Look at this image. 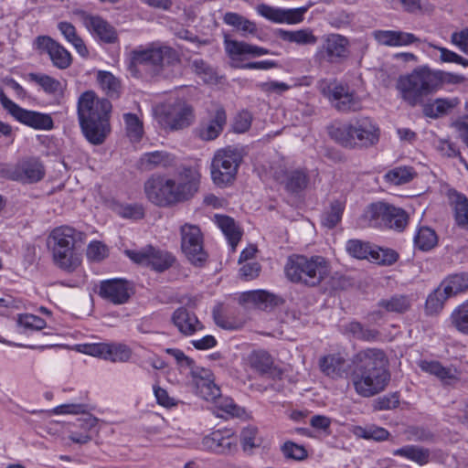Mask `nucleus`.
Listing matches in <instances>:
<instances>
[{
  "instance_id": "nucleus-43",
  "label": "nucleus",
  "mask_w": 468,
  "mask_h": 468,
  "mask_svg": "<svg viewBox=\"0 0 468 468\" xmlns=\"http://www.w3.org/2000/svg\"><path fill=\"white\" fill-rule=\"evenodd\" d=\"M344 209V201L338 199L332 201L329 208L322 216L323 225L329 229L335 228L341 220Z\"/></svg>"
},
{
  "instance_id": "nucleus-56",
  "label": "nucleus",
  "mask_w": 468,
  "mask_h": 468,
  "mask_svg": "<svg viewBox=\"0 0 468 468\" xmlns=\"http://www.w3.org/2000/svg\"><path fill=\"white\" fill-rule=\"evenodd\" d=\"M282 451L285 457L297 461L304 460L307 457L305 448L292 441L285 442L282 447Z\"/></svg>"
},
{
  "instance_id": "nucleus-21",
  "label": "nucleus",
  "mask_w": 468,
  "mask_h": 468,
  "mask_svg": "<svg viewBox=\"0 0 468 468\" xmlns=\"http://www.w3.org/2000/svg\"><path fill=\"white\" fill-rule=\"evenodd\" d=\"M224 47L226 53L236 67H239V62L249 57H261L269 54L267 48L230 39L228 35L224 37Z\"/></svg>"
},
{
  "instance_id": "nucleus-18",
  "label": "nucleus",
  "mask_w": 468,
  "mask_h": 468,
  "mask_svg": "<svg viewBox=\"0 0 468 468\" xmlns=\"http://www.w3.org/2000/svg\"><path fill=\"white\" fill-rule=\"evenodd\" d=\"M44 176V165L37 158L21 160L8 172L10 179L27 184L38 182Z\"/></svg>"
},
{
  "instance_id": "nucleus-15",
  "label": "nucleus",
  "mask_w": 468,
  "mask_h": 468,
  "mask_svg": "<svg viewBox=\"0 0 468 468\" xmlns=\"http://www.w3.org/2000/svg\"><path fill=\"white\" fill-rule=\"evenodd\" d=\"M125 253L135 263L151 267L156 271L167 270L176 261L170 252L153 246L145 247L140 250H126Z\"/></svg>"
},
{
  "instance_id": "nucleus-8",
  "label": "nucleus",
  "mask_w": 468,
  "mask_h": 468,
  "mask_svg": "<svg viewBox=\"0 0 468 468\" xmlns=\"http://www.w3.org/2000/svg\"><path fill=\"white\" fill-rule=\"evenodd\" d=\"M154 116L159 125L169 132L189 127L196 118L192 105L181 99L157 106Z\"/></svg>"
},
{
  "instance_id": "nucleus-13",
  "label": "nucleus",
  "mask_w": 468,
  "mask_h": 468,
  "mask_svg": "<svg viewBox=\"0 0 468 468\" xmlns=\"http://www.w3.org/2000/svg\"><path fill=\"white\" fill-rule=\"evenodd\" d=\"M0 103L8 113L17 122L35 130L48 131L54 127L52 117L48 113L29 111L15 103L0 89Z\"/></svg>"
},
{
  "instance_id": "nucleus-44",
  "label": "nucleus",
  "mask_w": 468,
  "mask_h": 468,
  "mask_svg": "<svg viewBox=\"0 0 468 468\" xmlns=\"http://www.w3.org/2000/svg\"><path fill=\"white\" fill-rule=\"evenodd\" d=\"M448 298H450V295L446 294L441 284L429 294L425 303L426 312L429 314H438L442 310L444 303Z\"/></svg>"
},
{
  "instance_id": "nucleus-36",
  "label": "nucleus",
  "mask_w": 468,
  "mask_h": 468,
  "mask_svg": "<svg viewBox=\"0 0 468 468\" xmlns=\"http://www.w3.org/2000/svg\"><path fill=\"white\" fill-rule=\"evenodd\" d=\"M215 222L228 239L232 249H235L242 233L234 219L228 216L215 215Z\"/></svg>"
},
{
  "instance_id": "nucleus-40",
  "label": "nucleus",
  "mask_w": 468,
  "mask_h": 468,
  "mask_svg": "<svg viewBox=\"0 0 468 468\" xmlns=\"http://www.w3.org/2000/svg\"><path fill=\"white\" fill-rule=\"evenodd\" d=\"M438 243L436 232L428 227H421L414 237V244L417 249L428 251L433 249Z\"/></svg>"
},
{
  "instance_id": "nucleus-41",
  "label": "nucleus",
  "mask_w": 468,
  "mask_h": 468,
  "mask_svg": "<svg viewBox=\"0 0 468 468\" xmlns=\"http://www.w3.org/2000/svg\"><path fill=\"white\" fill-rule=\"evenodd\" d=\"M458 104L456 99H436L433 103L423 105V112L426 116L431 118H438L441 115L446 114L450 110L453 109Z\"/></svg>"
},
{
  "instance_id": "nucleus-6",
  "label": "nucleus",
  "mask_w": 468,
  "mask_h": 468,
  "mask_svg": "<svg viewBox=\"0 0 468 468\" xmlns=\"http://www.w3.org/2000/svg\"><path fill=\"white\" fill-rule=\"evenodd\" d=\"M436 79L427 67L417 68L399 77L396 89L399 98L410 107L423 106L425 98L435 91Z\"/></svg>"
},
{
  "instance_id": "nucleus-42",
  "label": "nucleus",
  "mask_w": 468,
  "mask_h": 468,
  "mask_svg": "<svg viewBox=\"0 0 468 468\" xmlns=\"http://www.w3.org/2000/svg\"><path fill=\"white\" fill-rule=\"evenodd\" d=\"M285 187L292 193L303 190L308 185V176L305 170L296 169L286 174Z\"/></svg>"
},
{
  "instance_id": "nucleus-10",
  "label": "nucleus",
  "mask_w": 468,
  "mask_h": 468,
  "mask_svg": "<svg viewBox=\"0 0 468 468\" xmlns=\"http://www.w3.org/2000/svg\"><path fill=\"white\" fill-rule=\"evenodd\" d=\"M241 151L228 146L218 150L211 162V178L215 185L223 187L232 183L242 162Z\"/></svg>"
},
{
  "instance_id": "nucleus-4",
  "label": "nucleus",
  "mask_w": 468,
  "mask_h": 468,
  "mask_svg": "<svg viewBox=\"0 0 468 468\" xmlns=\"http://www.w3.org/2000/svg\"><path fill=\"white\" fill-rule=\"evenodd\" d=\"M83 233L69 226L55 228L48 238V247L51 251L54 264L67 272L75 271L81 264V253L78 243Z\"/></svg>"
},
{
  "instance_id": "nucleus-33",
  "label": "nucleus",
  "mask_w": 468,
  "mask_h": 468,
  "mask_svg": "<svg viewBox=\"0 0 468 468\" xmlns=\"http://www.w3.org/2000/svg\"><path fill=\"white\" fill-rule=\"evenodd\" d=\"M449 323L457 333L468 336V299L452 311Z\"/></svg>"
},
{
  "instance_id": "nucleus-62",
  "label": "nucleus",
  "mask_w": 468,
  "mask_h": 468,
  "mask_svg": "<svg viewBox=\"0 0 468 468\" xmlns=\"http://www.w3.org/2000/svg\"><path fill=\"white\" fill-rule=\"evenodd\" d=\"M408 440L414 441H431L433 440V434L423 428L420 427H410L407 430Z\"/></svg>"
},
{
  "instance_id": "nucleus-1",
  "label": "nucleus",
  "mask_w": 468,
  "mask_h": 468,
  "mask_svg": "<svg viewBox=\"0 0 468 468\" xmlns=\"http://www.w3.org/2000/svg\"><path fill=\"white\" fill-rule=\"evenodd\" d=\"M351 364L350 379L359 396L373 397L388 386L390 379L388 360L381 349L361 350L352 357Z\"/></svg>"
},
{
  "instance_id": "nucleus-31",
  "label": "nucleus",
  "mask_w": 468,
  "mask_h": 468,
  "mask_svg": "<svg viewBox=\"0 0 468 468\" xmlns=\"http://www.w3.org/2000/svg\"><path fill=\"white\" fill-rule=\"evenodd\" d=\"M276 36L283 41L295 43L297 45H314L317 42V37L311 28H302L298 30H285L279 28L276 30Z\"/></svg>"
},
{
  "instance_id": "nucleus-17",
  "label": "nucleus",
  "mask_w": 468,
  "mask_h": 468,
  "mask_svg": "<svg viewBox=\"0 0 468 468\" xmlns=\"http://www.w3.org/2000/svg\"><path fill=\"white\" fill-rule=\"evenodd\" d=\"M79 15L84 27L101 41L106 44H114L118 41L116 29L101 16L84 11Z\"/></svg>"
},
{
  "instance_id": "nucleus-51",
  "label": "nucleus",
  "mask_w": 468,
  "mask_h": 468,
  "mask_svg": "<svg viewBox=\"0 0 468 468\" xmlns=\"http://www.w3.org/2000/svg\"><path fill=\"white\" fill-rule=\"evenodd\" d=\"M132 354V349L124 344H108L106 360L123 363L130 360Z\"/></svg>"
},
{
  "instance_id": "nucleus-27",
  "label": "nucleus",
  "mask_w": 468,
  "mask_h": 468,
  "mask_svg": "<svg viewBox=\"0 0 468 468\" xmlns=\"http://www.w3.org/2000/svg\"><path fill=\"white\" fill-rule=\"evenodd\" d=\"M172 321L179 332L185 335H191L203 329L197 315L184 307L177 308L174 312Z\"/></svg>"
},
{
  "instance_id": "nucleus-60",
  "label": "nucleus",
  "mask_w": 468,
  "mask_h": 468,
  "mask_svg": "<svg viewBox=\"0 0 468 468\" xmlns=\"http://www.w3.org/2000/svg\"><path fill=\"white\" fill-rule=\"evenodd\" d=\"M257 433L258 429L256 427L248 426L242 430L240 441L244 451L250 450L258 446L256 443Z\"/></svg>"
},
{
  "instance_id": "nucleus-22",
  "label": "nucleus",
  "mask_w": 468,
  "mask_h": 468,
  "mask_svg": "<svg viewBox=\"0 0 468 468\" xmlns=\"http://www.w3.org/2000/svg\"><path fill=\"white\" fill-rule=\"evenodd\" d=\"M193 382L196 393L207 401L214 400L220 395V388L215 384L213 373L207 368H196L192 370Z\"/></svg>"
},
{
  "instance_id": "nucleus-7",
  "label": "nucleus",
  "mask_w": 468,
  "mask_h": 468,
  "mask_svg": "<svg viewBox=\"0 0 468 468\" xmlns=\"http://www.w3.org/2000/svg\"><path fill=\"white\" fill-rule=\"evenodd\" d=\"M284 271L293 282L315 286L329 274V266L322 256L292 255L287 260Z\"/></svg>"
},
{
  "instance_id": "nucleus-32",
  "label": "nucleus",
  "mask_w": 468,
  "mask_h": 468,
  "mask_svg": "<svg viewBox=\"0 0 468 468\" xmlns=\"http://www.w3.org/2000/svg\"><path fill=\"white\" fill-rule=\"evenodd\" d=\"M456 225L468 230V198L462 193L453 191L450 195Z\"/></svg>"
},
{
  "instance_id": "nucleus-2",
  "label": "nucleus",
  "mask_w": 468,
  "mask_h": 468,
  "mask_svg": "<svg viewBox=\"0 0 468 468\" xmlns=\"http://www.w3.org/2000/svg\"><path fill=\"white\" fill-rule=\"evenodd\" d=\"M200 174L185 167L174 177L152 176L144 183L147 199L155 206L166 207L191 199L198 191Z\"/></svg>"
},
{
  "instance_id": "nucleus-39",
  "label": "nucleus",
  "mask_w": 468,
  "mask_h": 468,
  "mask_svg": "<svg viewBox=\"0 0 468 468\" xmlns=\"http://www.w3.org/2000/svg\"><path fill=\"white\" fill-rule=\"evenodd\" d=\"M242 301L251 303L261 309H267L277 304L276 296L262 290L244 292Z\"/></svg>"
},
{
  "instance_id": "nucleus-53",
  "label": "nucleus",
  "mask_w": 468,
  "mask_h": 468,
  "mask_svg": "<svg viewBox=\"0 0 468 468\" xmlns=\"http://www.w3.org/2000/svg\"><path fill=\"white\" fill-rule=\"evenodd\" d=\"M346 251L357 259H369L372 247L359 239H350L346 242Z\"/></svg>"
},
{
  "instance_id": "nucleus-11",
  "label": "nucleus",
  "mask_w": 468,
  "mask_h": 468,
  "mask_svg": "<svg viewBox=\"0 0 468 468\" xmlns=\"http://www.w3.org/2000/svg\"><path fill=\"white\" fill-rule=\"evenodd\" d=\"M320 92L340 112H357L362 109L361 98L347 85L336 80H323L318 85Z\"/></svg>"
},
{
  "instance_id": "nucleus-59",
  "label": "nucleus",
  "mask_w": 468,
  "mask_h": 468,
  "mask_svg": "<svg viewBox=\"0 0 468 468\" xmlns=\"http://www.w3.org/2000/svg\"><path fill=\"white\" fill-rule=\"evenodd\" d=\"M257 87L264 93L270 94H282L290 89V86L285 82L271 80L261 82Z\"/></svg>"
},
{
  "instance_id": "nucleus-38",
  "label": "nucleus",
  "mask_w": 468,
  "mask_h": 468,
  "mask_svg": "<svg viewBox=\"0 0 468 468\" xmlns=\"http://www.w3.org/2000/svg\"><path fill=\"white\" fill-rule=\"evenodd\" d=\"M394 455L405 457L419 465H425L430 462L431 452L429 449L416 445H407L393 452Z\"/></svg>"
},
{
  "instance_id": "nucleus-25",
  "label": "nucleus",
  "mask_w": 468,
  "mask_h": 468,
  "mask_svg": "<svg viewBox=\"0 0 468 468\" xmlns=\"http://www.w3.org/2000/svg\"><path fill=\"white\" fill-rule=\"evenodd\" d=\"M227 123V114L222 107L210 112L209 118L198 128V136L204 141L215 140L222 133Z\"/></svg>"
},
{
  "instance_id": "nucleus-57",
  "label": "nucleus",
  "mask_w": 468,
  "mask_h": 468,
  "mask_svg": "<svg viewBox=\"0 0 468 468\" xmlns=\"http://www.w3.org/2000/svg\"><path fill=\"white\" fill-rule=\"evenodd\" d=\"M307 9V7L282 9L280 23L298 24L303 20V15Z\"/></svg>"
},
{
  "instance_id": "nucleus-46",
  "label": "nucleus",
  "mask_w": 468,
  "mask_h": 468,
  "mask_svg": "<svg viewBox=\"0 0 468 468\" xmlns=\"http://www.w3.org/2000/svg\"><path fill=\"white\" fill-rule=\"evenodd\" d=\"M28 79L38 84L46 93L57 94L62 90L60 81L48 75L29 73Z\"/></svg>"
},
{
  "instance_id": "nucleus-16",
  "label": "nucleus",
  "mask_w": 468,
  "mask_h": 468,
  "mask_svg": "<svg viewBox=\"0 0 468 468\" xmlns=\"http://www.w3.org/2000/svg\"><path fill=\"white\" fill-rule=\"evenodd\" d=\"M349 40L347 37L335 33L327 34L323 37V44L315 53V58L320 61L337 63L348 57Z\"/></svg>"
},
{
  "instance_id": "nucleus-63",
  "label": "nucleus",
  "mask_w": 468,
  "mask_h": 468,
  "mask_svg": "<svg viewBox=\"0 0 468 468\" xmlns=\"http://www.w3.org/2000/svg\"><path fill=\"white\" fill-rule=\"evenodd\" d=\"M107 348H108L107 343L88 344V345L82 346L81 351L84 354H87V355H90L92 356H97L100 358H103L106 360Z\"/></svg>"
},
{
  "instance_id": "nucleus-58",
  "label": "nucleus",
  "mask_w": 468,
  "mask_h": 468,
  "mask_svg": "<svg viewBox=\"0 0 468 468\" xmlns=\"http://www.w3.org/2000/svg\"><path fill=\"white\" fill-rule=\"evenodd\" d=\"M251 122V113L248 111H242L234 119L233 131L238 133H245L250 128Z\"/></svg>"
},
{
  "instance_id": "nucleus-12",
  "label": "nucleus",
  "mask_w": 468,
  "mask_h": 468,
  "mask_svg": "<svg viewBox=\"0 0 468 468\" xmlns=\"http://www.w3.org/2000/svg\"><path fill=\"white\" fill-rule=\"evenodd\" d=\"M370 226L401 231L408 224V214L400 207L378 202L371 204L365 212Z\"/></svg>"
},
{
  "instance_id": "nucleus-34",
  "label": "nucleus",
  "mask_w": 468,
  "mask_h": 468,
  "mask_svg": "<svg viewBox=\"0 0 468 468\" xmlns=\"http://www.w3.org/2000/svg\"><path fill=\"white\" fill-rule=\"evenodd\" d=\"M223 22L239 31L242 37L257 33V26L253 21L235 12H227Z\"/></svg>"
},
{
  "instance_id": "nucleus-48",
  "label": "nucleus",
  "mask_w": 468,
  "mask_h": 468,
  "mask_svg": "<svg viewBox=\"0 0 468 468\" xmlns=\"http://www.w3.org/2000/svg\"><path fill=\"white\" fill-rule=\"evenodd\" d=\"M416 173L414 169L410 166H399L390 171H388L385 175V178L388 182L399 186L406 183H409L413 179Z\"/></svg>"
},
{
  "instance_id": "nucleus-37",
  "label": "nucleus",
  "mask_w": 468,
  "mask_h": 468,
  "mask_svg": "<svg viewBox=\"0 0 468 468\" xmlns=\"http://www.w3.org/2000/svg\"><path fill=\"white\" fill-rule=\"evenodd\" d=\"M441 284L450 297L468 291V273L461 272L449 275Z\"/></svg>"
},
{
  "instance_id": "nucleus-26",
  "label": "nucleus",
  "mask_w": 468,
  "mask_h": 468,
  "mask_svg": "<svg viewBox=\"0 0 468 468\" xmlns=\"http://www.w3.org/2000/svg\"><path fill=\"white\" fill-rule=\"evenodd\" d=\"M373 37L379 45L387 47L409 46L420 41L414 34L399 30H376Z\"/></svg>"
},
{
  "instance_id": "nucleus-23",
  "label": "nucleus",
  "mask_w": 468,
  "mask_h": 468,
  "mask_svg": "<svg viewBox=\"0 0 468 468\" xmlns=\"http://www.w3.org/2000/svg\"><path fill=\"white\" fill-rule=\"evenodd\" d=\"M100 295L113 304H122L129 300L131 293L126 281L112 279L101 282Z\"/></svg>"
},
{
  "instance_id": "nucleus-24",
  "label": "nucleus",
  "mask_w": 468,
  "mask_h": 468,
  "mask_svg": "<svg viewBox=\"0 0 468 468\" xmlns=\"http://www.w3.org/2000/svg\"><path fill=\"white\" fill-rule=\"evenodd\" d=\"M420 367L422 371L435 376L442 385L454 386L461 379V371L455 367H444L438 361H420Z\"/></svg>"
},
{
  "instance_id": "nucleus-9",
  "label": "nucleus",
  "mask_w": 468,
  "mask_h": 468,
  "mask_svg": "<svg viewBox=\"0 0 468 468\" xmlns=\"http://www.w3.org/2000/svg\"><path fill=\"white\" fill-rule=\"evenodd\" d=\"M179 62L175 49L167 46L151 44L148 47H138L131 51V63L133 66L144 65L154 75L160 74L165 65Z\"/></svg>"
},
{
  "instance_id": "nucleus-14",
  "label": "nucleus",
  "mask_w": 468,
  "mask_h": 468,
  "mask_svg": "<svg viewBox=\"0 0 468 468\" xmlns=\"http://www.w3.org/2000/svg\"><path fill=\"white\" fill-rule=\"evenodd\" d=\"M181 248L192 264L201 266L207 261L203 236L197 226L185 224L181 227Z\"/></svg>"
},
{
  "instance_id": "nucleus-50",
  "label": "nucleus",
  "mask_w": 468,
  "mask_h": 468,
  "mask_svg": "<svg viewBox=\"0 0 468 468\" xmlns=\"http://www.w3.org/2000/svg\"><path fill=\"white\" fill-rule=\"evenodd\" d=\"M379 306L388 312L404 313L411 306V300L407 295H394L389 299L381 300Z\"/></svg>"
},
{
  "instance_id": "nucleus-64",
  "label": "nucleus",
  "mask_w": 468,
  "mask_h": 468,
  "mask_svg": "<svg viewBox=\"0 0 468 468\" xmlns=\"http://www.w3.org/2000/svg\"><path fill=\"white\" fill-rule=\"evenodd\" d=\"M452 43L468 55V28L454 32L451 36Z\"/></svg>"
},
{
  "instance_id": "nucleus-3",
  "label": "nucleus",
  "mask_w": 468,
  "mask_h": 468,
  "mask_svg": "<svg viewBox=\"0 0 468 468\" xmlns=\"http://www.w3.org/2000/svg\"><path fill=\"white\" fill-rule=\"evenodd\" d=\"M78 118L82 133L89 143L100 145L111 133L112 103L100 99L94 91L83 92L78 100Z\"/></svg>"
},
{
  "instance_id": "nucleus-19",
  "label": "nucleus",
  "mask_w": 468,
  "mask_h": 468,
  "mask_svg": "<svg viewBox=\"0 0 468 468\" xmlns=\"http://www.w3.org/2000/svg\"><path fill=\"white\" fill-rule=\"evenodd\" d=\"M202 445L217 454H230L237 451V438L231 430H218L206 436Z\"/></svg>"
},
{
  "instance_id": "nucleus-5",
  "label": "nucleus",
  "mask_w": 468,
  "mask_h": 468,
  "mask_svg": "<svg viewBox=\"0 0 468 468\" xmlns=\"http://www.w3.org/2000/svg\"><path fill=\"white\" fill-rule=\"evenodd\" d=\"M330 135L346 148L364 149L378 143L380 129L371 118L360 117L333 128Z\"/></svg>"
},
{
  "instance_id": "nucleus-45",
  "label": "nucleus",
  "mask_w": 468,
  "mask_h": 468,
  "mask_svg": "<svg viewBox=\"0 0 468 468\" xmlns=\"http://www.w3.org/2000/svg\"><path fill=\"white\" fill-rule=\"evenodd\" d=\"M209 402L213 403L217 410V414L219 417L226 416H239L240 409L234 403L233 399L229 397L218 395L214 400Z\"/></svg>"
},
{
  "instance_id": "nucleus-54",
  "label": "nucleus",
  "mask_w": 468,
  "mask_h": 468,
  "mask_svg": "<svg viewBox=\"0 0 468 468\" xmlns=\"http://www.w3.org/2000/svg\"><path fill=\"white\" fill-rule=\"evenodd\" d=\"M433 77L436 79L435 81V91L440 90L443 83L448 84H460L465 80V78L459 74L445 72L441 70H431Z\"/></svg>"
},
{
  "instance_id": "nucleus-61",
  "label": "nucleus",
  "mask_w": 468,
  "mask_h": 468,
  "mask_svg": "<svg viewBox=\"0 0 468 468\" xmlns=\"http://www.w3.org/2000/svg\"><path fill=\"white\" fill-rule=\"evenodd\" d=\"M18 323L25 328L34 330H40L46 326V322L42 318L30 314L20 315Z\"/></svg>"
},
{
  "instance_id": "nucleus-20",
  "label": "nucleus",
  "mask_w": 468,
  "mask_h": 468,
  "mask_svg": "<svg viewBox=\"0 0 468 468\" xmlns=\"http://www.w3.org/2000/svg\"><path fill=\"white\" fill-rule=\"evenodd\" d=\"M35 44L38 49L46 51L53 65L60 69L69 68L72 58L70 53L58 42L48 36H39L36 38Z\"/></svg>"
},
{
  "instance_id": "nucleus-28",
  "label": "nucleus",
  "mask_w": 468,
  "mask_h": 468,
  "mask_svg": "<svg viewBox=\"0 0 468 468\" xmlns=\"http://www.w3.org/2000/svg\"><path fill=\"white\" fill-rule=\"evenodd\" d=\"M250 364L260 374L272 378H280L282 374V370L274 366L271 356L263 350L253 352L250 356Z\"/></svg>"
},
{
  "instance_id": "nucleus-49",
  "label": "nucleus",
  "mask_w": 468,
  "mask_h": 468,
  "mask_svg": "<svg viewBox=\"0 0 468 468\" xmlns=\"http://www.w3.org/2000/svg\"><path fill=\"white\" fill-rule=\"evenodd\" d=\"M97 80L101 88L107 93L108 96H119L121 89L120 81L111 72L99 71Z\"/></svg>"
},
{
  "instance_id": "nucleus-35",
  "label": "nucleus",
  "mask_w": 468,
  "mask_h": 468,
  "mask_svg": "<svg viewBox=\"0 0 468 468\" xmlns=\"http://www.w3.org/2000/svg\"><path fill=\"white\" fill-rule=\"evenodd\" d=\"M58 28L65 37L76 49V51L83 58L89 56V50L82 40L78 35L76 27L69 22L62 21L58 24Z\"/></svg>"
},
{
  "instance_id": "nucleus-55",
  "label": "nucleus",
  "mask_w": 468,
  "mask_h": 468,
  "mask_svg": "<svg viewBox=\"0 0 468 468\" xmlns=\"http://www.w3.org/2000/svg\"><path fill=\"white\" fill-rule=\"evenodd\" d=\"M109 254V250L105 244L101 241H92L87 248V258L92 261H101Z\"/></svg>"
},
{
  "instance_id": "nucleus-29",
  "label": "nucleus",
  "mask_w": 468,
  "mask_h": 468,
  "mask_svg": "<svg viewBox=\"0 0 468 468\" xmlns=\"http://www.w3.org/2000/svg\"><path fill=\"white\" fill-rule=\"evenodd\" d=\"M175 157L164 151H154L144 154L138 162L139 168L144 171H151L159 167L172 166Z\"/></svg>"
},
{
  "instance_id": "nucleus-30",
  "label": "nucleus",
  "mask_w": 468,
  "mask_h": 468,
  "mask_svg": "<svg viewBox=\"0 0 468 468\" xmlns=\"http://www.w3.org/2000/svg\"><path fill=\"white\" fill-rule=\"evenodd\" d=\"M322 372L327 377L337 379L346 374V359L340 354H330L319 360Z\"/></svg>"
},
{
  "instance_id": "nucleus-47",
  "label": "nucleus",
  "mask_w": 468,
  "mask_h": 468,
  "mask_svg": "<svg viewBox=\"0 0 468 468\" xmlns=\"http://www.w3.org/2000/svg\"><path fill=\"white\" fill-rule=\"evenodd\" d=\"M126 133L132 142H139L144 134L143 122L133 113H124Z\"/></svg>"
},
{
  "instance_id": "nucleus-52",
  "label": "nucleus",
  "mask_w": 468,
  "mask_h": 468,
  "mask_svg": "<svg viewBox=\"0 0 468 468\" xmlns=\"http://www.w3.org/2000/svg\"><path fill=\"white\" fill-rule=\"evenodd\" d=\"M399 259V254L391 249L372 248L369 260L378 265L389 266Z\"/></svg>"
}]
</instances>
